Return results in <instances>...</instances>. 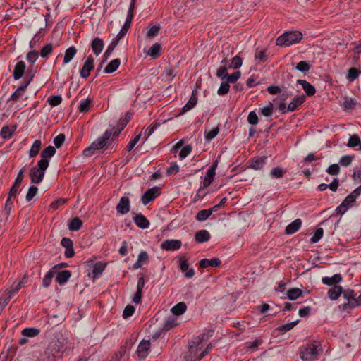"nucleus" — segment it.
<instances>
[{
	"instance_id": "1",
	"label": "nucleus",
	"mask_w": 361,
	"mask_h": 361,
	"mask_svg": "<svg viewBox=\"0 0 361 361\" xmlns=\"http://www.w3.org/2000/svg\"><path fill=\"white\" fill-rule=\"evenodd\" d=\"M213 331H209L202 333L192 339L188 345V349L183 355V361H200L203 357H201V350L204 343L212 336Z\"/></svg>"
},
{
	"instance_id": "2",
	"label": "nucleus",
	"mask_w": 361,
	"mask_h": 361,
	"mask_svg": "<svg viewBox=\"0 0 361 361\" xmlns=\"http://www.w3.org/2000/svg\"><path fill=\"white\" fill-rule=\"evenodd\" d=\"M135 2L136 0L130 1L127 17L124 25H123L121 30H118V34L115 38L113 39V40L108 46L106 50L104 52V56L106 57V59H107L110 56L114 49L118 45L119 40L127 33L128 29L130 28L132 20L134 16L133 12L135 7Z\"/></svg>"
},
{
	"instance_id": "3",
	"label": "nucleus",
	"mask_w": 361,
	"mask_h": 361,
	"mask_svg": "<svg viewBox=\"0 0 361 361\" xmlns=\"http://www.w3.org/2000/svg\"><path fill=\"white\" fill-rule=\"evenodd\" d=\"M322 350V348L320 343L313 341L300 347V357L302 361H313Z\"/></svg>"
},
{
	"instance_id": "4",
	"label": "nucleus",
	"mask_w": 361,
	"mask_h": 361,
	"mask_svg": "<svg viewBox=\"0 0 361 361\" xmlns=\"http://www.w3.org/2000/svg\"><path fill=\"white\" fill-rule=\"evenodd\" d=\"M65 341L64 338L52 341L44 351V359L48 361H53L61 358L65 350Z\"/></svg>"
},
{
	"instance_id": "5",
	"label": "nucleus",
	"mask_w": 361,
	"mask_h": 361,
	"mask_svg": "<svg viewBox=\"0 0 361 361\" xmlns=\"http://www.w3.org/2000/svg\"><path fill=\"white\" fill-rule=\"evenodd\" d=\"M302 39V34L299 31L286 32L280 35L276 41L278 46L288 47L298 43Z\"/></svg>"
},
{
	"instance_id": "6",
	"label": "nucleus",
	"mask_w": 361,
	"mask_h": 361,
	"mask_svg": "<svg viewBox=\"0 0 361 361\" xmlns=\"http://www.w3.org/2000/svg\"><path fill=\"white\" fill-rule=\"evenodd\" d=\"M48 162L45 160H39L37 165L30 169V178L31 183L39 184L44 177L45 171L48 168Z\"/></svg>"
},
{
	"instance_id": "7",
	"label": "nucleus",
	"mask_w": 361,
	"mask_h": 361,
	"mask_svg": "<svg viewBox=\"0 0 361 361\" xmlns=\"http://www.w3.org/2000/svg\"><path fill=\"white\" fill-rule=\"evenodd\" d=\"M343 297L347 300L346 303L342 305V310L353 309L361 305V293L357 297V293L353 289L344 290Z\"/></svg>"
},
{
	"instance_id": "8",
	"label": "nucleus",
	"mask_w": 361,
	"mask_h": 361,
	"mask_svg": "<svg viewBox=\"0 0 361 361\" xmlns=\"http://www.w3.org/2000/svg\"><path fill=\"white\" fill-rule=\"evenodd\" d=\"M112 135V131L107 130L105 133L99 137H98L92 144L96 148V149H100L107 147L110 144V138Z\"/></svg>"
},
{
	"instance_id": "9",
	"label": "nucleus",
	"mask_w": 361,
	"mask_h": 361,
	"mask_svg": "<svg viewBox=\"0 0 361 361\" xmlns=\"http://www.w3.org/2000/svg\"><path fill=\"white\" fill-rule=\"evenodd\" d=\"M160 195V188L157 186L148 189L142 196V202L147 205Z\"/></svg>"
},
{
	"instance_id": "10",
	"label": "nucleus",
	"mask_w": 361,
	"mask_h": 361,
	"mask_svg": "<svg viewBox=\"0 0 361 361\" xmlns=\"http://www.w3.org/2000/svg\"><path fill=\"white\" fill-rule=\"evenodd\" d=\"M182 246V242L179 240H166L161 244V248L167 251L179 250Z\"/></svg>"
},
{
	"instance_id": "11",
	"label": "nucleus",
	"mask_w": 361,
	"mask_h": 361,
	"mask_svg": "<svg viewBox=\"0 0 361 361\" xmlns=\"http://www.w3.org/2000/svg\"><path fill=\"white\" fill-rule=\"evenodd\" d=\"M94 68V59L90 55L85 63L82 66V69L80 71V77L83 78H87L90 74V71Z\"/></svg>"
},
{
	"instance_id": "12",
	"label": "nucleus",
	"mask_w": 361,
	"mask_h": 361,
	"mask_svg": "<svg viewBox=\"0 0 361 361\" xmlns=\"http://www.w3.org/2000/svg\"><path fill=\"white\" fill-rule=\"evenodd\" d=\"M130 200L127 197H122L116 205V211L121 214H126L130 211Z\"/></svg>"
},
{
	"instance_id": "13",
	"label": "nucleus",
	"mask_w": 361,
	"mask_h": 361,
	"mask_svg": "<svg viewBox=\"0 0 361 361\" xmlns=\"http://www.w3.org/2000/svg\"><path fill=\"white\" fill-rule=\"evenodd\" d=\"M197 92L196 90H194L192 92L191 97L189 99V101L185 104V106L183 107L181 111L179 113V116L186 113L187 111L191 110L193 109L197 103Z\"/></svg>"
},
{
	"instance_id": "14",
	"label": "nucleus",
	"mask_w": 361,
	"mask_h": 361,
	"mask_svg": "<svg viewBox=\"0 0 361 361\" xmlns=\"http://www.w3.org/2000/svg\"><path fill=\"white\" fill-rule=\"evenodd\" d=\"M149 348L150 342L145 340L142 341L137 348V353L139 357L141 359H145L148 355Z\"/></svg>"
},
{
	"instance_id": "15",
	"label": "nucleus",
	"mask_w": 361,
	"mask_h": 361,
	"mask_svg": "<svg viewBox=\"0 0 361 361\" xmlns=\"http://www.w3.org/2000/svg\"><path fill=\"white\" fill-rule=\"evenodd\" d=\"M25 63L23 61H18L14 68L13 76L14 80H19L23 77L25 71Z\"/></svg>"
},
{
	"instance_id": "16",
	"label": "nucleus",
	"mask_w": 361,
	"mask_h": 361,
	"mask_svg": "<svg viewBox=\"0 0 361 361\" xmlns=\"http://www.w3.org/2000/svg\"><path fill=\"white\" fill-rule=\"evenodd\" d=\"M343 292L344 290L341 286L336 285L328 290L327 295L331 300H336L341 295H343Z\"/></svg>"
},
{
	"instance_id": "17",
	"label": "nucleus",
	"mask_w": 361,
	"mask_h": 361,
	"mask_svg": "<svg viewBox=\"0 0 361 361\" xmlns=\"http://www.w3.org/2000/svg\"><path fill=\"white\" fill-rule=\"evenodd\" d=\"M342 281V276L340 274H336L331 277L324 276L322 282L329 286H334Z\"/></svg>"
},
{
	"instance_id": "18",
	"label": "nucleus",
	"mask_w": 361,
	"mask_h": 361,
	"mask_svg": "<svg viewBox=\"0 0 361 361\" xmlns=\"http://www.w3.org/2000/svg\"><path fill=\"white\" fill-rule=\"evenodd\" d=\"M133 221L136 226L142 229L147 228L149 226V221L142 214H135L133 217Z\"/></svg>"
},
{
	"instance_id": "19",
	"label": "nucleus",
	"mask_w": 361,
	"mask_h": 361,
	"mask_svg": "<svg viewBox=\"0 0 361 361\" xmlns=\"http://www.w3.org/2000/svg\"><path fill=\"white\" fill-rule=\"evenodd\" d=\"M221 264V260L219 258H212L211 259H202L200 261L199 265L201 268H207L209 267H218Z\"/></svg>"
},
{
	"instance_id": "20",
	"label": "nucleus",
	"mask_w": 361,
	"mask_h": 361,
	"mask_svg": "<svg viewBox=\"0 0 361 361\" xmlns=\"http://www.w3.org/2000/svg\"><path fill=\"white\" fill-rule=\"evenodd\" d=\"M267 157L264 156L261 157H255L251 159L250 167L255 170H259L263 168Z\"/></svg>"
},
{
	"instance_id": "21",
	"label": "nucleus",
	"mask_w": 361,
	"mask_h": 361,
	"mask_svg": "<svg viewBox=\"0 0 361 361\" xmlns=\"http://www.w3.org/2000/svg\"><path fill=\"white\" fill-rule=\"evenodd\" d=\"M104 44L103 40L99 37L94 38L91 44V47L94 54L99 55L104 48Z\"/></svg>"
},
{
	"instance_id": "22",
	"label": "nucleus",
	"mask_w": 361,
	"mask_h": 361,
	"mask_svg": "<svg viewBox=\"0 0 361 361\" xmlns=\"http://www.w3.org/2000/svg\"><path fill=\"white\" fill-rule=\"evenodd\" d=\"M302 225V221L300 219H296L293 222L289 224L286 227V233L288 235H291L298 231Z\"/></svg>"
},
{
	"instance_id": "23",
	"label": "nucleus",
	"mask_w": 361,
	"mask_h": 361,
	"mask_svg": "<svg viewBox=\"0 0 361 361\" xmlns=\"http://www.w3.org/2000/svg\"><path fill=\"white\" fill-rule=\"evenodd\" d=\"M305 100V95L295 97L288 105V110L294 111L299 106H300Z\"/></svg>"
},
{
	"instance_id": "24",
	"label": "nucleus",
	"mask_w": 361,
	"mask_h": 361,
	"mask_svg": "<svg viewBox=\"0 0 361 361\" xmlns=\"http://www.w3.org/2000/svg\"><path fill=\"white\" fill-rule=\"evenodd\" d=\"M210 237L209 231L204 229L197 231L195 235V239L199 243L207 242L209 240Z\"/></svg>"
},
{
	"instance_id": "25",
	"label": "nucleus",
	"mask_w": 361,
	"mask_h": 361,
	"mask_svg": "<svg viewBox=\"0 0 361 361\" xmlns=\"http://www.w3.org/2000/svg\"><path fill=\"white\" fill-rule=\"evenodd\" d=\"M298 83L302 85L307 96H313L315 94V87L307 81L304 80H298Z\"/></svg>"
},
{
	"instance_id": "26",
	"label": "nucleus",
	"mask_w": 361,
	"mask_h": 361,
	"mask_svg": "<svg viewBox=\"0 0 361 361\" xmlns=\"http://www.w3.org/2000/svg\"><path fill=\"white\" fill-rule=\"evenodd\" d=\"M71 276V273L70 271L63 270V271H59L57 273V275L56 276V281L60 285H63L68 281V280L70 279Z\"/></svg>"
},
{
	"instance_id": "27",
	"label": "nucleus",
	"mask_w": 361,
	"mask_h": 361,
	"mask_svg": "<svg viewBox=\"0 0 361 361\" xmlns=\"http://www.w3.org/2000/svg\"><path fill=\"white\" fill-rule=\"evenodd\" d=\"M56 153V149L53 146H48L47 147L44 148L42 152H41V157L42 159L40 160H45L48 162V165L49 164V159L53 157Z\"/></svg>"
},
{
	"instance_id": "28",
	"label": "nucleus",
	"mask_w": 361,
	"mask_h": 361,
	"mask_svg": "<svg viewBox=\"0 0 361 361\" xmlns=\"http://www.w3.org/2000/svg\"><path fill=\"white\" fill-rule=\"evenodd\" d=\"M105 268H106L105 264H103L102 262L95 263L92 268V277L94 279H97V278L99 277L102 275L104 270L105 269Z\"/></svg>"
},
{
	"instance_id": "29",
	"label": "nucleus",
	"mask_w": 361,
	"mask_h": 361,
	"mask_svg": "<svg viewBox=\"0 0 361 361\" xmlns=\"http://www.w3.org/2000/svg\"><path fill=\"white\" fill-rule=\"evenodd\" d=\"M147 261H148L147 252L145 251H142L138 255L137 260L133 264V268L135 269H139V268L142 267V266L144 263H147Z\"/></svg>"
},
{
	"instance_id": "30",
	"label": "nucleus",
	"mask_w": 361,
	"mask_h": 361,
	"mask_svg": "<svg viewBox=\"0 0 361 361\" xmlns=\"http://www.w3.org/2000/svg\"><path fill=\"white\" fill-rule=\"evenodd\" d=\"M121 64L119 59H115L111 61L104 68V73H111L116 71Z\"/></svg>"
},
{
	"instance_id": "31",
	"label": "nucleus",
	"mask_w": 361,
	"mask_h": 361,
	"mask_svg": "<svg viewBox=\"0 0 361 361\" xmlns=\"http://www.w3.org/2000/svg\"><path fill=\"white\" fill-rule=\"evenodd\" d=\"M76 53L77 49L75 47L72 46L68 48L65 51L63 63L66 64L69 63L73 59Z\"/></svg>"
},
{
	"instance_id": "32",
	"label": "nucleus",
	"mask_w": 361,
	"mask_h": 361,
	"mask_svg": "<svg viewBox=\"0 0 361 361\" xmlns=\"http://www.w3.org/2000/svg\"><path fill=\"white\" fill-rule=\"evenodd\" d=\"M56 268V266L51 268L44 276V277L43 279V281H42V286L44 288H48L50 286V284L52 281V279L55 274Z\"/></svg>"
},
{
	"instance_id": "33",
	"label": "nucleus",
	"mask_w": 361,
	"mask_h": 361,
	"mask_svg": "<svg viewBox=\"0 0 361 361\" xmlns=\"http://www.w3.org/2000/svg\"><path fill=\"white\" fill-rule=\"evenodd\" d=\"M302 294V290L298 288H290L287 291V297L290 300H295L300 297Z\"/></svg>"
},
{
	"instance_id": "34",
	"label": "nucleus",
	"mask_w": 361,
	"mask_h": 361,
	"mask_svg": "<svg viewBox=\"0 0 361 361\" xmlns=\"http://www.w3.org/2000/svg\"><path fill=\"white\" fill-rule=\"evenodd\" d=\"M186 309H187V306H186L185 303L183 302H178V304H176V305H174L171 308V312L174 315L179 316V315L183 314L186 311Z\"/></svg>"
},
{
	"instance_id": "35",
	"label": "nucleus",
	"mask_w": 361,
	"mask_h": 361,
	"mask_svg": "<svg viewBox=\"0 0 361 361\" xmlns=\"http://www.w3.org/2000/svg\"><path fill=\"white\" fill-rule=\"evenodd\" d=\"M82 221L78 217H75L71 219L68 224V229L72 231H77L81 228Z\"/></svg>"
},
{
	"instance_id": "36",
	"label": "nucleus",
	"mask_w": 361,
	"mask_h": 361,
	"mask_svg": "<svg viewBox=\"0 0 361 361\" xmlns=\"http://www.w3.org/2000/svg\"><path fill=\"white\" fill-rule=\"evenodd\" d=\"M215 175L216 172H212V171H209L207 170L206 176H204V180L202 184V188H207V187H209L214 181Z\"/></svg>"
},
{
	"instance_id": "37",
	"label": "nucleus",
	"mask_w": 361,
	"mask_h": 361,
	"mask_svg": "<svg viewBox=\"0 0 361 361\" xmlns=\"http://www.w3.org/2000/svg\"><path fill=\"white\" fill-rule=\"evenodd\" d=\"M39 329L37 328L30 327L23 329L21 333L23 336L32 338L38 336L39 334Z\"/></svg>"
},
{
	"instance_id": "38",
	"label": "nucleus",
	"mask_w": 361,
	"mask_h": 361,
	"mask_svg": "<svg viewBox=\"0 0 361 361\" xmlns=\"http://www.w3.org/2000/svg\"><path fill=\"white\" fill-rule=\"evenodd\" d=\"M92 103V99L87 97L84 100H82L78 106V110L82 113H86L89 111L90 107Z\"/></svg>"
},
{
	"instance_id": "39",
	"label": "nucleus",
	"mask_w": 361,
	"mask_h": 361,
	"mask_svg": "<svg viewBox=\"0 0 361 361\" xmlns=\"http://www.w3.org/2000/svg\"><path fill=\"white\" fill-rule=\"evenodd\" d=\"M27 87L24 84L18 87V89L11 95L8 101H17L25 92Z\"/></svg>"
},
{
	"instance_id": "40",
	"label": "nucleus",
	"mask_w": 361,
	"mask_h": 361,
	"mask_svg": "<svg viewBox=\"0 0 361 361\" xmlns=\"http://www.w3.org/2000/svg\"><path fill=\"white\" fill-rule=\"evenodd\" d=\"M41 145H42L41 140H36L33 142V144L29 151V156L30 157H35V156H37L39 153L40 148H41Z\"/></svg>"
},
{
	"instance_id": "41",
	"label": "nucleus",
	"mask_w": 361,
	"mask_h": 361,
	"mask_svg": "<svg viewBox=\"0 0 361 361\" xmlns=\"http://www.w3.org/2000/svg\"><path fill=\"white\" fill-rule=\"evenodd\" d=\"M161 49V45L158 43H155L149 49L148 54L150 56H152V59H156L159 56Z\"/></svg>"
},
{
	"instance_id": "42",
	"label": "nucleus",
	"mask_w": 361,
	"mask_h": 361,
	"mask_svg": "<svg viewBox=\"0 0 361 361\" xmlns=\"http://www.w3.org/2000/svg\"><path fill=\"white\" fill-rule=\"evenodd\" d=\"M261 338H257L254 341H247L245 343V348L250 351L256 350L257 348L262 343Z\"/></svg>"
},
{
	"instance_id": "43",
	"label": "nucleus",
	"mask_w": 361,
	"mask_h": 361,
	"mask_svg": "<svg viewBox=\"0 0 361 361\" xmlns=\"http://www.w3.org/2000/svg\"><path fill=\"white\" fill-rule=\"evenodd\" d=\"M212 215L211 211L209 209H202L198 212L196 215V219L198 221H204L207 220Z\"/></svg>"
},
{
	"instance_id": "44",
	"label": "nucleus",
	"mask_w": 361,
	"mask_h": 361,
	"mask_svg": "<svg viewBox=\"0 0 361 361\" xmlns=\"http://www.w3.org/2000/svg\"><path fill=\"white\" fill-rule=\"evenodd\" d=\"M360 144H361V140L359 136L356 134H354L350 136L346 145L348 147H355L356 146H359Z\"/></svg>"
},
{
	"instance_id": "45",
	"label": "nucleus",
	"mask_w": 361,
	"mask_h": 361,
	"mask_svg": "<svg viewBox=\"0 0 361 361\" xmlns=\"http://www.w3.org/2000/svg\"><path fill=\"white\" fill-rule=\"evenodd\" d=\"M286 173V169H281V168H279V167H276V168H274L270 171V175L274 178H282L283 176V175Z\"/></svg>"
},
{
	"instance_id": "46",
	"label": "nucleus",
	"mask_w": 361,
	"mask_h": 361,
	"mask_svg": "<svg viewBox=\"0 0 361 361\" xmlns=\"http://www.w3.org/2000/svg\"><path fill=\"white\" fill-rule=\"evenodd\" d=\"M295 68L298 71L305 73L310 71V69L311 68V66L309 64L308 62L305 61H301L297 63Z\"/></svg>"
},
{
	"instance_id": "47",
	"label": "nucleus",
	"mask_w": 361,
	"mask_h": 361,
	"mask_svg": "<svg viewBox=\"0 0 361 361\" xmlns=\"http://www.w3.org/2000/svg\"><path fill=\"white\" fill-rule=\"evenodd\" d=\"M273 111H274V106H273V104L271 102H269L268 103V105L266 106H264L262 107L261 109H260V113L266 116V117H269V116H271L273 114Z\"/></svg>"
},
{
	"instance_id": "48",
	"label": "nucleus",
	"mask_w": 361,
	"mask_h": 361,
	"mask_svg": "<svg viewBox=\"0 0 361 361\" xmlns=\"http://www.w3.org/2000/svg\"><path fill=\"white\" fill-rule=\"evenodd\" d=\"M14 129L13 128H10L9 126H4L1 128L0 135L4 139H8L11 137Z\"/></svg>"
},
{
	"instance_id": "49",
	"label": "nucleus",
	"mask_w": 361,
	"mask_h": 361,
	"mask_svg": "<svg viewBox=\"0 0 361 361\" xmlns=\"http://www.w3.org/2000/svg\"><path fill=\"white\" fill-rule=\"evenodd\" d=\"M160 30L161 27L159 25H154L149 29L147 33V36L149 38L154 37L159 35Z\"/></svg>"
},
{
	"instance_id": "50",
	"label": "nucleus",
	"mask_w": 361,
	"mask_h": 361,
	"mask_svg": "<svg viewBox=\"0 0 361 361\" xmlns=\"http://www.w3.org/2000/svg\"><path fill=\"white\" fill-rule=\"evenodd\" d=\"M298 323V320H296V321H294L292 322H289L288 324L280 326L278 328V330L279 331H281V333L287 332V331H290V329H292L294 326H295Z\"/></svg>"
},
{
	"instance_id": "51",
	"label": "nucleus",
	"mask_w": 361,
	"mask_h": 361,
	"mask_svg": "<svg viewBox=\"0 0 361 361\" xmlns=\"http://www.w3.org/2000/svg\"><path fill=\"white\" fill-rule=\"evenodd\" d=\"M128 348L126 346H121L120 349L116 353L114 360L121 361L123 357L126 355Z\"/></svg>"
},
{
	"instance_id": "52",
	"label": "nucleus",
	"mask_w": 361,
	"mask_h": 361,
	"mask_svg": "<svg viewBox=\"0 0 361 361\" xmlns=\"http://www.w3.org/2000/svg\"><path fill=\"white\" fill-rule=\"evenodd\" d=\"M53 45L51 43L47 44L44 47H42L40 51V56L42 58H46L49 54H50L53 50Z\"/></svg>"
},
{
	"instance_id": "53",
	"label": "nucleus",
	"mask_w": 361,
	"mask_h": 361,
	"mask_svg": "<svg viewBox=\"0 0 361 361\" xmlns=\"http://www.w3.org/2000/svg\"><path fill=\"white\" fill-rule=\"evenodd\" d=\"M230 90V85L226 81L223 82L219 88L218 89L217 93L219 95H225Z\"/></svg>"
},
{
	"instance_id": "54",
	"label": "nucleus",
	"mask_w": 361,
	"mask_h": 361,
	"mask_svg": "<svg viewBox=\"0 0 361 361\" xmlns=\"http://www.w3.org/2000/svg\"><path fill=\"white\" fill-rule=\"evenodd\" d=\"M324 234V230L322 228H317L314 235L311 238V243H316L320 240Z\"/></svg>"
},
{
	"instance_id": "55",
	"label": "nucleus",
	"mask_w": 361,
	"mask_h": 361,
	"mask_svg": "<svg viewBox=\"0 0 361 361\" xmlns=\"http://www.w3.org/2000/svg\"><path fill=\"white\" fill-rule=\"evenodd\" d=\"M240 75L241 74L239 71H237L231 75L228 74L226 78V81L228 83H234L240 78Z\"/></svg>"
},
{
	"instance_id": "56",
	"label": "nucleus",
	"mask_w": 361,
	"mask_h": 361,
	"mask_svg": "<svg viewBox=\"0 0 361 361\" xmlns=\"http://www.w3.org/2000/svg\"><path fill=\"white\" fill-rule=\"evenodd\" d=\"M326 172L331 176H336L340 172V167L337 164H331L326 169Z\"/></svg>"
},
{
	"instance_id": "57",
	"label": "nucleus",
	"mask_w": 361,
	"mask_h": 361,
	"mask_svg": "<svg viewBox=\"0 0 361 361\" xmlns=\"http://www.w3.org/2000/svg\"><path fill=\"white\" fill-rule=\"evenodd\" d=\"M35 75V71H33L32 69H28L25 74L24 85L27 87L31 82V81L33 80Z\"/></svg>"
},
{
	"instance_id": "58",
	"label": "nucleus",
	"mask_w": 361,
	"mask_h": 361,
	"mask_svg": "<svg viewBox=\"0 0 361 361\" xmlns=\"http://www.w3.org/2000/svg\"><path fill=\"white\" fill-rule=\"evenodd\" d=\"M361 72L355 68H350L348 71V79L353 81L357 79Z\"/></svg>"
},
{
	"instance_id": "59",
	"label": "nucleus",
	"mask_w": 361,
	"mask_h": 361,
	"mask_svg": "<svg viewBox=\"0 0 361 361\" xmlns=\"http://www.w3.org/2000/svg\"><path fill=\"white\" fill-rule=\"evenodd\" d=\"M38 188L36 186L32 185L29 188L26 195V200L30 201L37 193Z\"/></svg>"
},
{
	"instance_id": "60",
	"label": "nucleus",
	"mask_w": 361,
	"mask_h": 361,
	"mask_svg": "<svg viewBox=\"0 0 361 361\" xmlns=\"http://www.w3.org/2000/svg\"><path fill=\"white\" fill-rule=\"evenodd\" d=\"M353 159H354L353 156H350V155L343 156L340 159L339 164L343 166H348L352 163V161Z\"/></svg>"
},
{
	"instance_id": "61",
	"label": "nucleus",
	"mask_w": 361,
	"mask_h": 361,
	"mask_svg": "<svg viewBox=\"0 0 361 361\" xmlns=\"http://www.w3.org/2000/svg\"><path fill=\"white\" fill-rule=\"evenodd\" d=\"M255 59H258L260 62L267 60L266 49H257L255 54Z\"/></svg>"
},
{
	"instance_id": "62",
	"label": "nucleus",
	"mask_w": 361,
	"mask_h": 361,
	"mask_svg": "<svg viewBox=\"0 0 361 361\" xmlns=\"http://www.w3.org/2000/svg\"><path fill=\"white\" fill-rule=\"evenodd\" d=\"M192 151V147L190 145H185L179 152V157L181 159H185L187 156H188Z\"/></svg>"
},
{
	"instance_id": "63",
	"label": "nucleus",
	"mask_w": 361,
	"mask_h": 361,
	"mask_svg": "<svg viewBox=\"0 0 361 361\" xmlns=\"http://www.w3.org/2000/svg\"><path fill=\"white\" fill-rule=\"evenodd\" d=\"M62 98L61 96L54 95L49 98L48 102L51 106H56L61 103Z\"/></svg>"
},
{
	"instance_id": "64",
	"label": "nucleus",
	"mask_w": 361,
	"mask_h": 361,
	"mask_svg": "<svg viewBox=\"0 0 361 361\" xmlns=\"http://www.w3.org/2000/svg\"><path fill=\"white\" fill-rule=\"evenodd\" d=\"M38 52L35 50L29 51L26 55V59L30 63H35L38 59Z\"/></svg>"
}]
</instances>
